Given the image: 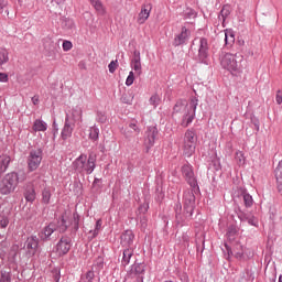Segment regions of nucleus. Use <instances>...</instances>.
I'll return each instance as SVG.
<instances>
[{
  "instance_id": "1",
  "label": "nucleus",
  "mask_w": 282,
  "mask_h": 282,
  "mask_svg": "<svg viewBox=\"0 0 282 282\" xmlns=\"http://www.w3.org/2000/svg\"><path fill=\"white\" fill-rule=\"evenodd\" d=\"M184 207L182 209V203L177 202L174 206L175 219L178 226H186L188 220L192 219L195 210V194L191 191L184 192Z\"/></svg>"
},
{
  "instance_id": "2",
  "label": "nucleus",
  "mask_w": 282,
  "mask_h": 282,
  "mask_svg": "<svg viewBox=\"0 0 282 282\" xmlns=\"http://www.w3.org/2000/svg\"><path fill=\"white\" fill-rule=\"evenodd\" d=\"M197 105H199V99L197 97H192L189 101L180 99L173 107V113H183L181 121V127H188L195 120V113L197 111Z\"/></svg>"
},
{
  "instance_id": "3",
  "label": "nucleus",
  "mask_w": 282,
  "mask_h": 282,
  "mask_svg": "<svg viewBox=\"0 0 282 282\" xmlns=\"http://www.w3.org/2000/svg\"><path fill=\"white\" fill-rule=\"evenodd\" d=\"M219 61L223 69H227V72H230L232 76H239V74L243 72V65L241 64L243 55L239 53H221Z\"/></svg>"
},
{
  "instance_id": "4",
  "label": "nucleus",
  "mask_w": 282,
  "mask_h": 282,
  "mask_svg": "<svg viewBox=\"0 0 282 282\" xmlns=\"http://www.w3.org/2000/svg\"><path fill=\"white\" fill-rule=\"evenodd\" d=\"M96 160L97 156L94 152H90L88 158L86 154H80L74 162L73 169L77 173H86L87 175H91L96 170Z\"/></svg>"
},
{
  "instance_id": "5",
  "label": "nucleus",
  "mask_w": 282,
  "mask_h": 282,
  "mask_svg": "<svg viewBox=\"0 0 282 282\" xmlns=\"http://www.w3.org/2000/svg\"><path fill=\"white\" fill-rule=\"evenodd\" d=\"M196 147H197V133L195 132L194 129H188L185 132V137H184V145H183L184 155H186L187 158H191V155L195 153Z\"/></svg>"
},
{
  "instance_id": "6",
  "label": "nucleus",
  "mask_w": 282,
  "mask_h": 282,
  "mask_svg": "<svg viewBox=\"0 0 282 282\" xmlns=\"http://www.w3.org/2000/svg\"><path fill=\"white\" fill-rule=\"evenodd\" d=\"M41 162H43V150L41 148L31 150L26 159L28 172L34 173L41 166Z\"/></svg>"
},
{
  "instance_id": "7",
  "label": "nucleus",
  "mask_w": 282,
  "mask_h": 282,
  "mask_svg": "<svg viewBox=\"0 0 282 282\" xmlns=\"http://www.w3.org/2000/svg\"><path fill=\"white\" fill-rule=\"evenodd\" d=\"M17 182L14 181V176L10 173L3 176L0 181V193L1 195H10V193H14L17 189Z\"/></svg>"
},
{
  "instance_id": "8",
  "label": "nucleus",
  "mask_w": 282,
  "mask_h": 282,
  "mask_svg": "<svg viewBox=\"0 0 282 282\" xmlns=\"http://www.w3.org/2000/svg\"><path fill=\"white\" fill-rule=\"evenodd\" d=\"M181 171L185 182H187V184H189L192 188H196L197 178H195V172H193V166L191 164H184Z\"/></svg>"
},
{
  "instance_id": "9",
  "label": "nucleus",
  "mask_w": 282,
  "mask_h": 282,
  "mask_svg": "<svg viewBox=\"0 0 282 282\" xmlns=\"http://www.w3.org/2000/svg\"><path fill=\"white\" fill-rule=\"evenodd\" d=\"M197 61L204 65H208V40L206 37L199 39Z\"/></svg>"
},
{
  "instance_id": "10",
  "label": "nucleus",
  "mask_w": 282,
  "mask_h": 282,
  "mask_svg": "<svg viewBox=\"0 0 282 282\" xmlns=\"http://www.w3.org/2000/svg\"><path fill=\"white\" fill-rule=\"evenodd\" d=\"M56 250L59 257L67 254L72 250V238L68 236H63L56 245Z\"/></svg>"
},
{
  "instance_id": "11",
  "label": "nucleus",
  "mask_w": 282,
  "mask_h": 282,
  "mask_svg": "<svg viewBox=\"0 0 282 282\" xmlns=\"http://www.w3.org/2000/svg\"><path fill=\"white\" fill-rule=\"evenodd\" d=\"M74 119L69 118V115H66L64 128L62 129L61 138L62 140H67L72 138V133H74Z\"/></svg>"
},
{
  "instance_id": "12",
  "label": "nucleus",
  "mask_w": 282,
  "mask_h": 282,
  "mask_svg": "<svg viewBox=\"0 0 282 282\" xmlns=\"http://www.w3.org/2000/svg\"><path fill=\"white\" fill-rule=\"evenodd\" d=\"M155 138H158V128L155 126L148 127L144 139V144L148 150L155 144Z\"/></svg>"
},
{
  "instance_id": "13",
  "label": "nucleus",
  "mask_w": 282,
  "mask_h": 282,
  "mask_svg": "<svg viewBox=\"0 0 282 282\" xmlns=\"http://www.w3.org/2000/svg\"><path fill=\"white\" fill-rule=\"evenodd\" d=\"M189 36H191V31H188V29H186V26H183L181 29V33H178L174 37V41H173L174 47H180V45L186 44Z\"/></svg>"
},
{
  "instance_id": "14",
  "label": "nucleus",
  "mask_w": 282,
  "mask_h": 282,
  "mask_svg": "<svg viewBox=\"0 0 282 282\" xmlns=\"http://www.w3.org/2000/svg\"><path fill=\"white\" fill-rule=\"evenodd\" d=\"M54 232H56V223H50L39 232V238L41 241H50V238Z\"/></svg>"
},
{
  "instance_id": "15",
  "label": "nucleus",
  "mask_w": 282,
  "mask_h": 282,
  "mask_svg": "<svg viewBox=\"0 0 282 282\" xmlns=\"http://www.w3.org/2000/svg\"><path fill=\"white\" fill-rule=\"evenodd\" d=\"M145 268L147 265L140 262H134L131 265L130 274H134V276H138L137 282H140V278H142V282H144V272L147 270Z\"/></svg>"
},
{
  "instance_id": "16",
  "label": "nucleus",
  "mask_w": 282,
  "mask_h": 282,
  "mask_svg": "<svg viewBox=\"0 0 282 282\" xmlns=\"http://www.w3.org/2000/svg\"><path fill=\"white\" fill-rule=\"evenodd\" d=\"M151 10H153L151 3L143 4L141 7V11L137 19V23H139V25L147 23V20L149 19V17H151Z\"/></svg>"
},
{
  "instance_id": "17",
  "label": "nucleus",
  "mask_w": 282,
  "mask_h": 282,
  "mask_svg": "<svg viewBox=\"0 0 282 282\" xmlns=\"http://www.w3.org/2000/svg\"><path fill=\"white\" fill-rule=\"evenodd\" d=\"M133 239H135V236L133 235L132 230H126L121 235V246L123 248H131L133 246Z\"/></svg>"
},
{
  "instance_id": "18",
  "label": "nucleus",
  "mask_w": 282,
  "mask_h": 282,
  "mask_svg": "<svg viewBox=\"0 0 282 282\" xmlns=\"http://www.w3.org/2000/svg\"><path fill=\"white\" fill-rule=\"evenodd\" d=\"M61 26L65 32H68V34H74V32H76V23H74L73 19L62 18Z\"/></svg>"
},
{
  "instance_id": "19",
  "label": "nucleus",
  "mask_w": 282,
  "mask_h": 282,
  "mask_svg": "<svg viewBox=\"0 0 282 282\" xmlns=\"http://www.w3.org/2000/svg\"><path fill=\"white\" fill-rule=\"evenodd\" d=\"M25 246L31 254H36V250H39V238L36 236L29 237Z\"/></svg>"
},
{
  "instance_id": "20",
  "label": "nucleus",
  "mask_w": 282,
  "mask_h": 282,
  "mask_svg": "<svg viewBox=\"0 0 282 282\" xmlns=\"http://www.w3.org/2000/svg\"><path fill=\"white\" fill-rule=\"evenodd\" d=\"M238 193L240 197H242L246 208H252L254 204V199L252 198V195H250L248 191H246V188H241V187L238 189Z\"/></svg>"
},
{
  "instance_id": "21",
  "label": "nucleus",
  "mask_w": 282,
  "mask_h": 282,
  "mask_svg": "<svg viewBox=\"0 0 282 282\" xmlns=\"http://www.w3.org/2000/svg\"><path fill=\"white\" fill-rule=\"evenodd\" d=\"M131 257H133V248H126L122 252L121 265H129Z\"/></svg>"
},
{
  "instance_id": "22",
  "label": "nucleus",
  "mask_w": 282,
  "mask_h": 282,
  "mask_svg": "<svg viewBox=\"0 0 282 282\" xmlns=\"http://www.w3.org/2000/svg\"><path fill=\"white\" fill-rule=\"evenodd\" d=\"M11 177L14 178L15 184L19 186V183L25 182L28 180V174L23 170H19L18 172H11Z\"/></svg>"
},
{
  "instance_id": "23",
  "label": "nucleus",
  "mask_w": 282,
  "mask_h": 282,
  "mask_svg": "<svg viewBox=\"0 0 282 282\" xmlns=\"http://www.w3.org/2000/svg\"><path fill=\"white\" fill-rule=\"evenodd\" d=\"M10 162L12 159L8 154H2L0 156V173H6L8 171V166H10Z\"/></svg>"
},
{
  "instance_id": "24",
  "label": "nucleus",
  "mask_w": 282,
  "mask_h": 282,
  "mask_svg": "<svg viewBox=\"0 0 282 282\" xmlns=\"http://www.w3.org/2000/svg\"><path fill=\"white\" fill-rule=\"evenodd\" d=\"M67 228H69V225H67V220L65 219V216H62L56 223H55V231L59 232H67Z\"/></svg>"
},
{
  "instance_id": "25",
  "label": "nucleus",
  "mask_w": 282,
  "mask_h": 282,
  "mask_svg": "<svg viewBox=\"0 0 282 282\" xmlns=\"http://www.w3.org/2000/svg\"><path fill=\"white\" fill-rule=\"evenodd\" d=\"M225 45L227 47L235 45V32L232 30H225Z\"/></svg>"
},
{
  "instance_id": "26",
  "label": "nucleus",
  "mask_w": 282,
  "mask_h": 282,
  "mask_svg": "<svg viewBox=\"0 0 282 282\" xmlns=\"http://www.w3.org/2000/svg\"><path fill=\"white\" fill-rule=\"evenodd\" d=\"M24 198L26 199V202H34V199H36V191L34 189L33 186H29L26 187L25 192H24Z\"/></svg>"
},
{
  "instance_id": "27",
  "label": "nucleus",
  "mask_w": 282,
  "mask_h": 282,
  "mask_svg": "<svg viewBox=\"0 0 282 282\" xmlns=\"http://www.w3.org/2000/svg\"><path fill=\"white\" fill-rule=\"evenodd\" d=\"M90 3L95 8L96 12H98V14H101V17L106 14L107 11L105 10V6H102L101 0H90Z\"/></svg>"
},
{
  "instance_id": "28",
  "label": "nucleus",
  "mask_w": 282,
  "mask_h": 282,
  "mask_svg": "<svg viewBox=\"0 0 282 282\" xmlns=\"http://www.w3.org/2000/svg\"><path fill=\"white\" fill-rule=\"evenodd\" d=\"M70 226L73 227L74 232H78V229L80 228V215H78V212L73 214Z\"/></svg>"
},
{
  "instance_id": "29",
  "label": "nucleus",
  "mask_w": 282,
  "mask_h": 282,
  "mask_svg": "<svg viewBox=\"0 0 282 282\" xmlns=\"http://www.w3.org/2000/svg\"><path fill=\"white\" fill-rule=\"evenodd\" d=\"M33 131H47V123L41 119L35 120Z\"/></svg>"
},
{
  "instance_id": "30",
  "label": "nucleus",
  "mask_w": 282,
  "mask_h": 282,
  "mask_svg": "<svg viewBox=\"0 0 282 282\" xmlns=\"http://www.w3.org/2000/svg\"><path fill=\"white\" fill-rule=\"evenodd\" d=\"M10 61V53L3 48L0 47V67L6 65Z\"/></svg>"
},
{
  "instance_id": "31",
  "label": "nucleus",
  "mask_w": 282,
  "mask_h": 282,
  "mask_svg": "<svg viewBox=\"0 0 282 282\" xmlns=\"http://www.w3.org/2000/svg\"><path fill=\"white\" fill-rule=\"evenodd\" d=\"M228 17H230V7L225 6L218 15L219 21H223V25L226 23V19H228Z\"/></svg>"
},
{
  "instance_id": "32",
  "label": "nucleus",
  "mask_w": 282,
  "mask_h": 282,
  "mask_svg": "<svg viewBox=\"0 0 282 282\" xmlns=\"http://www.w3.org/2000/svg\"><path fill=\"white\" fill-rule=\"evenodd\" d=\"M99 135H100V130L98 129V127H96V126L90 127L89 139L93 140V142H96V141H98Z\"/></svg>"
},
{
  "instance_id": "33",
  "label": "nucleus",
  "mask_w": 282,
  "mask_h": 282,
  "mask_svg": "<svg viewBox=\"0 0 282 282\" xmlns=\"http://www.w3.org/2000/svg\"><path fill=\"white\" fill-rule=\"evenodd\" d=\"M237 232H238L237 226L230 225V226L227 228V234H226V236L228 237V239H229L230 241H232V239H235V236L237 235Z\"/></svg>"
},
{
  "instance_id": "34",
  "label": "nucleus",
  "mask_w": 282,
  "mask_h": 282,
  "mask_svg": "<svg viewBox=\"0 0 282 282\" xmlns=\"http://www.w3.org/2000/svg\"><path fill=\"white\" fill-rule=\"evenodd\" d=\"M121 102H123V105H131L133 102V94L123 93L121 96Z\"/></svg>"
},
{
  "instance_id": "35",
  "label": "nucleus",
  "mask_w": 282,
  "mask_h": 282,
  "mask_svg": "<svg viewBox=\"0 0 282 282\" xmlns=\"http://www.w3.org/2000/svg\"><path fill=\"white\" fill-rule=\"evenodd\" d=\"M130 67L134 69L138 76L142 75V62H130Z\"/></svg>"
},
{
  "instance_id": "36",
  "label": "nucleus",
  "mask_w": 282,
  "mask_h": 282,
  "mask_svg": "<svg viewBox=\"0 0 282 282\" xmlns=\"http://www.w3.org/2000/svg\"><path fill=\"white\" fill-rule=\"evenodd\" d=\"M236 162H237L238 166L246 165V156L243 155V152H241V151L236 152Z\"/></svg>"
},
{
  "instance_id": "37",
  "label": "nucleus",
  "mask_w": 282,
  "mask_h": 282,
  "mask_svg": "<svg viewBox=\"0 0 282 282\" xmlns=\"http://www.w3.org/2000/svg\"><path fill=\"white\" fill-rule=\"evenodd\" d=\"M50 199H52V192L47 188H44L42 192V202L44 204H50Z\"/></svg>"
},
{
  "instance_id": "38",
  "label": "nucleus",
  "mask_w": 282,
  "mask_h": 282,
  "mask_svg": "<svg viewBox=\"0 0 282 282\" xmlns=\"http://www.w3.org/2000/svg\"><path fill=\"white\" fill-rule=\"evenodd\" d=\"M0 282H12V273L8 271H1Z\"/></svg>"
},
{
  "instance_id": "39",
  "label": "nucleus",
  "mask_w": 282,
  "mask_h": 282,
  "mask_svg": "<svg viewBox=\"0 0 282 282\" xmlns=\"http://www.w3.org/2000/svg\"><path fill=\"white\" fill-rule=\"evenodd\" d=\"M275 180H280L282 182V160L279 161L275 170H274Z\"/></svg>"
},
{
  "instance_id": "40",
  "label": "nucleus",
  "mask_w": 282,
  "mask_h": 282,
  "mask_svg": "<svg viewBox=\"0 0 282 282\" xmlns=\"http://www.w3.org/2000/svg\"><path fill=\"white\" fill-rule=\"evenodd\" d=\"M96 279V273H94V271H87V273L85 274V279H82L83 282H94V280Z\"/></svg>"
},
{
  "instance_id": "41",
  "label": "nucleus",
  "mask_w": 282,
  "mask_h": 282,
  "mask_svg": "<svg viewBox=\"0 0 282 282\" xmlns=\"http://www.w3.org/2000/svg\"><path fill=\"white\" fill-rule=\"evenodd\" d=\"M236 213H237V216L240 219V221H248V218L250 217V214H246L239 208Z\"/></svg>"
},
{
  "instance_id": "42",
  "label": "nucleus",
  "mask_w": 282,
  "mask_h": 282,
  "mask_svg": "<svg viewBox=\"0 0 282 282\" xmlns=\"http://www.w3.org/2000/svg\"><path fill=\"white\" fill-rule=\"evenodd\" d=\"M135 80V75L133 74V70H131L126 79L127 87H131L133 85V82Z\"/></svg>"
},
{
  "instance_id": "43",
  "label": "nucleus",
  "mask_w": 282,
  "mask_h": 282,
  "mask_svg": "<svg viewBox=\"0 0 282 282\" xmlns=\"http://www.w3.org/2000/svg\"><path fill=\"white\" fill-rule=\"evenodd\" d=\"M108 69L110 72V74H115L116 69H118V59L116 61H111L108 65Z\"/></svg>"
},
{
  "instance_id": "44",
  "label": "nucleus",
  "mask_w": 282,
  "mask_h": 282,
  "mask_svg": "<svg viewBox=\"0 0 282 282\" xmlns=\"http://www.w3.org/2000/svg\"><path fill=\"white\" fill-rule=\"evenodd\" d=\"M247 221L250 226L259 225V220H257V217H254L252 214L249 215V218L247 219Z\"/></svg>"
},
{
  "instance_id": "45",
  "label": "nucleus",
  "mask_w": 282,
  "mask_h": 282,
  "mask_svg": "<svg viewBox=\"0 0 282 282\" xmlns=\"http://www.w3.org/2000/svg\"><path fill=\"white\" fill-rule=\"evenodd\" d=\"M100 228H102V220L99 219L96 221V227L93 231V237H98V230H100Z\"/></svg>"
},
{
  "instance_id": "46",
  "label": "nucleus",
  "mask_w": 282,
  "mask_h": 282,
  "mask_svg": "<svg viewBox=\"0 0 282 282\" xmlns=\"http://www.w3.org/2000/svg\"><path fill=\"white\" fill-rule=\"evenodd\" d=\"M150 105H153L154 107H158V105H160V96L153 95L150 98Z\"/></svg>"
},
{
  "instance_id": "47",
  "label": "nucleus",
  "mask_w": 282,
  "mask_h": 282,
  "mask_svg": "<svg viewBox=\"0 0 282 282\" xmlns=\"http://www.w3.org/2000/svg\"><path fill=\"white\" fill-rule=\"evenodd\" d=\"M97 122H101V124H105V122H107V116L102 112H98Z\"/></svg>"
},
{
  "instance_id": "48",
  "label": "nucleus",
  "mask_w": 282,
  "mask_h": 282,
  "mask_svg": "<svg viewBox=\"0 0 282 282\" xmlns=\"http://www.w3.org/2000/svg\"><path fill=\"white\" fill-rule=\"evenodd\" d=\"M72 47H74V45L72 44L70 41H64L63 42V50H64V52H69V50H72Z\"/></svg>"
},
{
  "instance_id": "49",
  "label": "nucleus",
  "mask_w": 282,
  "mask_h": 282,
  "mask_svg": "<svg viewBox=\"0 0 282 282\" xmlns=\"http://www.w3.org/2000/svg\"><path fill=\"white\" fill-rule=\"evenodd\" d=\"M131 62H142V58L140 57V51H138V50L133 51V56H132Z\"/></svg>"
},
{
  "instance_id": "50",
  "label": "nucleus",
  "mask_w": 282,
  "mask_h": 282,
  "mask_svg": "<svg viewBox=\"0 0 282 282\" xmlns=\"http://www.w3.org/2000/svg\"><path fill=\"white\" fill-rule=\"evenodd\" d=\"M95 268H98V270H102V268H105V261L102 258H98L96 260Z\"/></svg>"
},
{
  "instance_id": "51",
  "label": "nucleus",
  "mask_w": 282,
  "mask_h": 282,
  "mask_svg": "<svg viewBox=\"0 0 282 282\" xmlns=\"http://www.w3.org/2000/svg\"><path fill=\"white\" fill-rule=\"evenodd\" d=\"M129 128L135 131V133H140V128H138V121L130 122Z\"/></svg>"
},
{
  "instance_id": "52",
  "label": "nucleus",
  "mask_w": 282,
  "mask_h": 282,
  "mask_svg": "<svg viewBox=\"0 0 282 282\" xmlns=\"http://www.w3.org/2000/svg\"><path fill=\"white\" fill-rule=\"evenodd\" d=\"M186 17H187V19H195V17H197V12H195V10H193V9H189L186 12Z\"/></svg>"
},
{
  "instance_id": "53",
  "label": "nucleus",
  "mask_w": 282,
  "mask_h": 282,
  "mask_svg": "<svg viewBox=\"0 0 282 282\" xmlns=\"http://www.w3.org/2000/svg\"><path fill=\"white\" fill-rule=\"evenodd\" d=\"M275 101L278 102V105L282 104V90L276 91Z\"/></svg>"
},
{
  "instance_id": "54",
  "label": "nucleus",
  "mask_w": 282,
  "mask_h": 282,
  "mask_svg": "<svg viewBox=\"0 0 282 282\" xmlns=\"http://www.w3.org/2000/svg\"><path fill=\"white\" fill-rule=\"evenodd\" d=\"M8 224H10V220H8V218H2L0 220V228H8Z\"/></svg>"
},
{
  "instance_id": "55",
  "label": "nucleus",
  "mask_w": 282,
  "mask_h": 282,
  "mask_svg": "<svg viewBox=\"0 0 282 282\" xmlns=\"http://www.w3.org/2000/svg\"><path fill=\"white\" fill-rule=\"evenodd\" d=\"M8 74L7 73H0V83H8Z\"/></svg>"
},
{
  "instance_id": "56",
  "label": "nucleus",
  "mask_w": 282,
  "mask_h": 282,
  "mask_svg": "<svg viewBox=\"0 0 282 282\" xmlns=\"http://www.w3.org/2000/svg\"><path fill=\"white\" fill-rule=\"evenodd\" d=\"M139 210H140V213H147V210H149V205H141L140 207H139Z\"/></svg>"
},
{
  "instance_id": "57",
  "label": "nucleus",
  "mask_w": 282,
  "mask_h": 282,
  "mask_svg": "<svg viewBox=\"0 0 282 282\" xmlns=\"http://www.w3.org/2000/svg\"><path fill=\"white\" fill-rule=\"evenodd\" d=\"M141 226H142V228H147V217L145 216L141 217Z\"/></svg>"
},
{
  "instance_id": "58",
  "label": "nucleus",
  "mask_w": 282,
  "mask_h": 282,
  "mask_svg": "<svg viewBox=\"0 0 282 282\" xmlns=\"http://www.w3.org/2000/svg\"><path fill=\"white\" fill-rule=\"evenodd\" d=\"M31 100H32L33 105H39V96L37 95L33 96Z\"/></svg>"
},
{
  "instance_id": "59",
  "label": "nucleus",
  "mask_w": 282,
  "mask_h": 282,
  "mask_svg": "<svg viewBox=\"0 0 282 282\" xmlns=\"http://www.w3.org/2000/svg\"><path fill=\"white\" fill-rule=\"evenodd\" d=\"M101 183H102V180L95 178L94 182H93V186H98V184H101Z\"/></svg>"
},
{
  "instance_id": "60",
  "label": "nucleus",
  "mask_w": 282,
  "mask_h": 282,
  "mask_svg": "<svg viewBox=\"0 0 282 282\" xmlns=\"http://www.w3.org/2000/svg\"><path fill=\"white\" fill-rule=\"evenodd\" d=\"M123 135H124V138H127L129 140V138H131V131L124 130Z\"/></svg>"
},
{
  "instance_id": "61",
  "label": "nucleus",
  "mask_w": 282,
  "mask_h": 282,
  "mask_svg": "<svg viewBox=\"0 0 282 282\" xmlns=\"http://www.w3.org/2000/svg\"><path fill=\"white\" fill-rule=\"evenodd\" d=\"M3 8H6V2L4 1H0V13L3 12Z\"/></svg>"
},
{
  "instance_id": "62",
  "label": "nucleus",
  "mask_w": 282,
  "mask_h": 282,
  "mask_svg": "<svg viewBox=\"0 0 282 282\" xmlns=\"http://www.w3.org/2000/svg\"><path fill=\"white\" fill-rule=\"evenodd\" d=\"M54 281H56V282H59V281H61V274H59V273H56V274L54 275Z\"/></svg>"
},
{
  "instance_id": "63",
  "label": "nucleus",
  "mask_w": 282,
  "mask_h": 282,
  "mask_svg": "<svg viewBox=\"0 0 282 282\" xmlns=\"http://www.w3.org/2000/svg\"><path fill=\"white\" fill-rule=\"evenodd\" d=\"M256 131H259V121H254Z\"/></svg>"
},
{
  "instance_id": "64",
  "label": "nucleus",
  "mask_w": 282,
  "mask_h": 282,
  "mask_svg": "<svg viewBox=\"0 0 282 282\" xmlns=\"http://www.w3.org/2000/svg\"><path fill=\"white\" fill-rule=\"evenodd\" d=\"M245 41L243 40H238V45H245Z\"/></svg>"
}]
</instances>
